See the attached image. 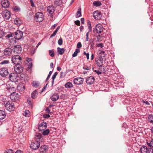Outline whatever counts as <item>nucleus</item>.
Here are the masks:
<instances>
[{
    "label": "nucleus",
    "instance_id": "obj_1",
    "mask_svg": "<svg viewBox=\"0 0 153 153\" xmlns=\"http://www.w3.org/2000/svg\"><path fill=\"white\" fill-rule=\"evenodd\" d=\"M22 59V58L19 56L15 55L12 57L11 61L13 63L17 65L19 64L21 62Z\"/></svg>",
    "mask_w": 153,
    "mask_h": 153
},
{
    "label": "nucleus",
    "instance_id": "obj_2",
    "mask_svg": "<svg viewBox=\"0 0 153 153\" xmlns=\"http://www.w3.org/2000/svg\"><path fill=\"white\" fill-rule=\"evenodd\" d=\"M14 103L13 102L8 101L5 104V106L7 110L11 111L14 110Z\"/></svg>",
    "mask_w": 153,
    "mask_h": 153
},
{
    "label": "nucleus",
    "instance_id": "obj_3",
    "mask_svg": "<svg viewBox=\"0 0 153 153\" xmlns=\"http://www.w3.org/2000/svg\"><path fill=\"white\" fill-rule=\"evenodd\" d=\"M103 27L101 25L97 24L93 28V31L94 33L99 34L103 31Z\"/></svg>",
    "mask_w": 153,
    "mask_h": 153
},
{
    "label": "nucleus",
    "instance_id": "obj_4",
    "mask_svg": "<svg viewBox=\"0 0 153 153\" xmlns=\"http://www.w3.org/2000/svg\"><path fill=\"white\" fill-rule=\"evenodd\" d=\"M9 78L11 81L16 82L18 81L19 76L16 73H11L9 75Z\"/></svg>",
    "mask_w": 153,
    "mask_h": 153
},
{
    "label": "nucleus",
    "instance_id": "obj_5",
    "mask_svg": "<svg viewBox=\"0 0 153 153\" xmlns=\"http://www.w3.org/2000/svg\"><path fill=\"white\" fill-rule=\"evenodd\" d=\"M12 49L10 48H7L5 49L4 51V55L2 56L3 58H5L10 56L12 54Z\"/></svg>",
    "mask_w": 153,
    "mask_h": 153
},
{
    "label": "nucleus",
    "instance_id": "obj_6",
    "mask_svg": "<svg viewBox=\"0 0 153 153\" xmlns=\"http://www.w3.org/2000/svg\"><path fill=\"white\" fill-rule=\"evenodd\" d=\"M40 146V142L37 140L34 141L30 145V148L33 150H36L39 148Z\"/></svg>",
    "mask_w": 153,
    "mask_h": 153
},
{
    "label": "nucleus",
    "instance_id": "obj_7",
    "mask_svg": "<svg viewBox=\"0 0 153 153\" xmlns=\"http://www.w3.org/2000/svg\"><path fill=\"white\" fill-rule=\"evenodd\" d=\"M14 38L17 40L21 39L23 36V32L20 30H17L14 32Z\"/></svg>",
    "mask_w": 153,
    "mask_h": 153
},
{
    "label": "nucleus",
    "instance_id": "obj_8",
    "mask_svg": "<svg viewBox=\"0 0 153 153\" xmlns=\"http://www.w3.org/2000/svg\"><path fill=\"white\" fill-rule=\"evenodd\" d=\"M13 50L14 53L18 54L20 53L22 51V47L19 45H15L13 48Z\"/></svg>",
    "mask_w": 153,
    "mask_h": 153
},
{
    "label": "nucleus",
    "instance_id": "obj_9",
    "mask_svg": "<svg viewBox=\"0 0 153 153\" xmlns=\"http://www.w3.org/2000/svg\"><path fill=\"white\" fill-rule=\"evenodd\" d=\"M14 69L16 73L20 74L23 71V68L22 65L18 64L14 66Z\"/></svg>",
    "mask_w": 153,
    "mask_h": 153
},
{
    "label": "nucleus",
    "instance_id": "obj_10",
    "mask_svg": "<svg viewBox=\"0 0 153 153\" xmlns=\"http://www.w3.org/2000/svg\"><path fill=\"white\" fill-rule=\"evenodd\" d=\"M0 74L2 76H5L8 74V71L7 69L2 68L0 70Z\"/></svg>",
    "mask_w": 153,
    "mask_h": 153
},
{
    "label": "nucleus",
    "instance_id": "obj_11",
    "mask_svg": "<svg viewBox=\"0 0 153 153\" xmlns=\"http://www.w3.org/2000/svg\"><path fill=\"white\" fill-rule=\"evenodd\" d=\"M83 78L82 77L75 78L74 80V83L77 85L82 84L83 83Z\"/></svg>",
    "mask_w": 153,
    "mask_h": 153
},
{
    "label": "nucleus",
    "instance_id": "obj_12",
    "mask_svg": "<svg viewBox=\"0 0 153 153\" xmlns=\"http://www.w3.org/2000/svg\"><path fill=\"white\" fill-rule=\"evenodd\" d=\"M10 98L12 102H14L18 100V95L16 92H13L10 94Z\"/></svg>",
    "mask_w": 153,
    "mask_h": 153
},
{
    "label": "nucleus",
    "instance_id": "obj_13",
    "mask_svg": "<svg viewBox=\"0 0 153 153\" xmlns=\"http://www.w3.org/2000/svg\"><path fill=\"white\" fill-rule=\"evenodd\" d=\"M47 123L45 122H43L39 125V129L40 131L45 130L47 128Z\"/></svg>",
    "mask_w": 153,
    "mask_h": 153
},
{
    "label": "nucleus",
    "instance_id": "obj_14",
    "mask_svg": "<svg viewBox=\"0 0 153 153\" xmlns=\"http://www.w3.org/2000/svg\"><path fill=\"white\" fill-rule=\"evenodd\" d=\"M49 148L46 145H44L41 146L40 150V153H47L48 151Z\"/></svg>",
    "mask_w": 153,
    "mask_h": 153
},
{
    "label": "nucleus",
    "instance_id": "obj_15",
    "mask_svg": "<svg viewBox=\"0 0 153 153\" xmlns=\"http://www.w3.org/2000/svg\"><path fill=\"white\" fill-rule=\"evenodd\" d=\"M95 80L94 77L93 76H90L86 79V82L88 85H91L93 84Z\"/></svg>",
    "mask_w": 153,
    "mask_h": 153
},
{
    "label": "nucleus",
    "instance_id": "obj_16",
    "mask_svg": "<svg viewBox=\"0 0 153 153\" xmlns=\"http://www.w3.org/2000/svg\"><path fill=\"white\" fill-rule=\"evenodd\" d=\"M47 10L50 14L52 15L55 11V8L53 6H50L47 7Z\"/></svg>",
    "mask_w": 153,
    "mask_h": 153
},
{
    "label": "nucleus",
    "instance_id": "obj_17",
    "mask_svg": "<svg viewBox=\"0 0 153 153\" xmlns=\"http://www.w3.org/2000/svg\"><path fill=\"white\" fill-rule=\"evenodd\" d=\"M101 16V13L99 11H95L93 13V16L95 19H99Z\"/></svg>",
    "mask_w": 153,
    "mask_h": 153
},
{
    "label": "nucleus",
    "instance_id": "obj_18",
    "mask_svg": "<svg viewBox=\"0 0 153 153\" xmlns=\"http://www.w3.org/2000/svg\"><path fill=\"white\" fill-rule=\"evenodd\" d=\"M1 5L3 7L6 8L9 7L10 4L8 0H2L1 1Z\"/></svg>",
    "mask_w": 153,
    "mask_h": 153
},
{
    "label": "nucleus",
    "instance_id": "obj_19",
    "mask_svg": "<svg viewBox=\"0 0 153 153\" xmlns=\"http://www.w3.org/2000/svg\"><path fill=\"white\" fill-rule=\"evenodd\" d=\"M96 64L99 67H102L103 65V59L101 58H99L96 61Z\"/></svg>",
    "mask_w": 153,
    "mask_h": 153
},
{
    "label": "nucleus",
    "instance_id": "obj_20",
    "mask_svg": "<svg viewBox=\"0 0 153 153\" xmlns=\"http://www.w3.org/2000/svg\"><path fill=\"white\" fill-rule=\"evenodd\" d=\"M148 149L146 146H142L140 148L141 153H147Z\"/></svg>",
    "mask_w": 153,
    "mask_h": 153
},
{
    "label": "nucleus",
    "instance_id": "obj_21",
    "mask_svg": "<svg viewBox=\"0 0 153 153\" xmlns=\"http://www.w3.org/2000/svg\"><path fill=\"white\" fill-rule=\"evenodd\" d=\"M59 98V95L57 94H55L52 95L51 97V100L53 101H56Z\"/></svg>",
    "mask_w": 153,
    "mask_h": 153
},
{
    "label": "nucleus",
    "instance_id": "obj_22",
    "mask_svg": "<svg viewBox=\"0 0 153 153\" xmlns=\"http://www.w3.org/2000/svg\"><path fill=\"white\" fill-rule=\"evenodd\" d=\"M3 17L4 19H9L10 17V12L9 11H7L3 14Z\"/></svg>",
    "mask_w": 153,
    "mask_h": 153
},
{
    "label": "nucleus",
    "instance_id": "obj_23",
    "mask_svg": "<svg viewBox=\"0 0 153 153\" xmlns=\"http://www.w3.org/2000/svg\"><path fill=\"white\" fill-rule=\"evenodd\" d=\"M6 117L5 111L2 110H0V120L4 119Z\"/></svg>",
    "mask_w": 153,
    "mask_h": 153
},
{
    "label": "nucleus",
    "instance_id": "obj_24",
    "mask_svg": "<svg viewBox=\"0 0 153 153\" xmlns=\"http://www.w3.org/2000/svg\"><path fill=\"white\" fill-rule=\"evenodd\" d=\"M38 94V92L36 90H35L31 94V97L33 99H35Z\"/></svg>",
    "mask_w": 153,
    "mask_h": 153
},
{
    "label": "nucleus",
    "instance_id": "obj_25",
    "mask_svg": "<svg viewBox=\"0 0 153 153\" xmlns=\"http://www.w3.org/2000/svg\"><path fill=\"white\" fill-rule=\"evenodd\" d=\"M64 86L66 88H70L73 87V85L72 83L68 82L65 84Z\"/></svg>",
    "mask_w": 153,
    "mask_h": 153
},
{
    "label": "nucleus",
    "instance_id": "obj_26",
    "mask_svg": "<svg viewBox=\"0 0 153 153\" xmlns=\"http://www.w3.org/2000/svg\"><path fill=\"white\" fill-rule=\"evenodd\" d=\"M17 89L19 91H22L25 89V87L23 84H20L17 86Z\"/></svg>",
    "mask_w": 153,
    "mask_h": 153
},
{
    "label": "nucleus",
    "instance_id": "obj_27",
    "mask_svg": "<svg viewBox=\"0 0 153 153\" xmlns=\"http://www.w3.org/2000/svg\"><path fill=\"white\" fill-rule=\"evenodd\" d=\"M14 23L18 26H19L22 24V20H14Z\"/></svg>",
    "mask_w": 153,
    "mask_h": 153
},
{
    "label": "nucleus",
    "instance_id": "obj_28",
    "mask_svg": "<svg viewBox=\"0 0 153 153\" xmlns=\"http://www.w3.org/2000/svg\"><path fill=\"white\" fill-rule=\"evenodd\" d=\"M57 51L59 52L60 55H62L64 53L65 50L64 48H61L59 47H58L57 48Z\"/></svg>",
    "mask_w": 153,
    "mask_h": 153
},
{
    "label": "nucleus",
    "instance_id": "obj_29",
    "mask_svg": "<svg viewBox=\"0 0 153 153\" xmlns=\"http://www.w3.org/2000/svg\"><path fill=\"white\" fill-rule=\"evenodd\" d=\"M148 119L149 122L153 123V115L149 114L148 116Z\"/></svg>",
    "mask_w": 153,
    "mask_h": 153
},
{
    "label": "nucleus",
    "instance_id": "obj_30",
    "mask_svg": "<svg viewBox=\"0 0 153 153\" xmlns=\"http://www.w3.org/2000/svg\"><path fill=\"white\" fill-rule=\"evenodd\" d=\"M62 3V0H55L54 4L57 6H59L61 5Z\"/></svg>",
    "mask_w": 153,
    "mask_h": 153
},
{
    "label": "nucleus",
    "instance_id": "obj_31",
    "mask_svg": "<svg viewBox=\"0 0 153 153\" xmlns=\"http://www.w3.org/2000/svg\"><path fill=\"white\" fill-rule=\"evenodd\" d=\"M32 85L34 87L37 88L39 86V83L37 81H33V82H32Z\"/></svg>",
    "mask_w": 153,
    "mask_h": 153
},
{
    "label": "nucleus",
    "instance_id": "obj_32",
    "mask_svg": "<svg viewBox=\"0 0 153 153\" xmlns=\"http://www.w3.org/2000/svg\"><path fill=\"white\" fill-rule=\"evenodd\" d=\"M93 4V5L96 7H98L102 5V3L100 1H94Z\"/></svg>",
    "mask_w": 153,
    "mask_h": 153
},
{
    "label": "nucleus",
    "instance_id": "obj_33",
    "mask_svg": "<svg viewBox=\"0 0 153 153\" xmlns=\"http://www.w3.org/2000/svg\"><path fill=\"white\" fill-rule=\"evenodd\" d=\"M76 16L77 17H80L81 16V9L80 7L78 9L76 13Z\"/></svg>",
    "mask_w": 153,
    "mask_h": 153
},
{
    "label": "nucleus",
    "instance_id": "obj_34",
    "mask_svg": "<svg viewBox=\"0 0 153 153\" xmlns=\"http://www.w3.org/2000/svg\"><path fill=\"white\" fill-rule=\"evenodd\" d=\"M23 114L25 117H28L30 115V112L29 110H26L24 112Z\"/></svg>",
    "mask_w": 153,
    "mask_h": 153
},
{
    "label": "nucleus",
    "instance_id": "obj_35",
    "mask_svg": "<svg viewBox=\"0 0 153 153\" xmlns=\"http://www.w3.org/2000/svg\"><path fill=\"white\" fill-rule=\"evenodd\" d=\"M80 52V50L78 49H76L75 50V51L74 52V53L72 55V56L73 57H75L77 55L78 53H79Z\"/></svg>",
    "mask_w": 153,
    "mask_h": 153
},
{
    "label": "nucleus",
    "instance_id": "obj_36",
    "mask_svg": "<svg viewBox=\"0 0 153 153\" xmlns=\"http://www.w3.org/2000/svg\"><path fill=\"white\" fill-rule=\"evenodd\" d=\"M91 68V65H84L83 68L84 70H90Z\"/></svg>",
    "mask_w": 153,
    "mask_h": 153
},
{
    "label": "nucleus",
    "instance_id": "obj_37",
    "mask_svg": "<svg viewBox=\"0 0 153 153\" xmlns=\"http://www.w3.org/2000/svg\"><path fill=\"white\" fill-rule=\"evenodd\" d=\"M49 55L52 57H53L55 55V53L53 50H50L49 51Z\"/></svg>",
    "mask_w": 153,
    "mask_h": 153
},
{
    "label": "nucleus",
    "instance_id": "obj_38",
    "mask_svg": "<svg viewBox=\"0 0 153 153\" xmlns=\"http://www.w3.org/2000/svg\"><path fill=\"white\" fill-rule=\"evenodd\" d=\"M43 131L42 132V134L44 135H48L50 132V131L49 129L45 130H43Z\"/></svg>",
    "mask_w": 153,
    "mask_h": 153
},
{
    "label": "nucleus",
    "instance_id": "obj_39",
    "mask_svg": "<svg viewBox=\"0 0 153 153\" xmlns=\"http://www.w3.org/2000/svg\"><path fill=\"white\" fill-rule=\"evenodd\" d=\"M146 143L149 146L153 148V139L151 140L150 143L147 142Z\"/></svg>",
    "mask_w": 153,
    "mask_h": 153
},
{
    "label": "nucleus",
    "instance_id": "obj_40",
    "mask_svg": "<svg viewBox=\"0 0 153 153\" xmlns=\"http://www.w3.org/2000/svg\"><path fill=\"white\" fill-rule=\"evenodd\" d=\"M13 10L16 12H19L20 10V8L18 6H15L13 7Z\"/></svg>",
    "mask_w": 153,
    "mask_h": 153
},
{
    "label": "nucleus",
    "instance_id": "obj_41",
    "mask_svg": "<svg viewBox=\"0 0 153 153\" xmlns=\"http://www.w3.org/2000/svg\"><path fill=\"white\" fill-rule=\"evenodd\" d=\"M41 12H38L36 13L35 15V17L36 19L40 18Z\"/></svg>",
    "mask_w": 153,
    "mask_h": 153
},
{
    "label": "nucleus",
    "instance_id": "obj_42",
    "mask_svg": "<svg viewBox=\"0 0 153 153\" xmlns=\"http://www.w3.org/2000/svg\"><path fill=\"white\" fill-rule=\"evenodd\" d=\"M62 42H63V41H62V38H60V39L58 40V44L59 45H62Z\"/></svg>",
    "mask_w": 153,
    "mask_h": 153
},
{
    "label": "nucleus",
    "instance_id": "obj_43",
    "mask_svg": "<svg viewBox=\"0 0 153 153\" xmlns=\"http://www.w3.org/2000/svg\"><path fill=\"white\" fill-rule=\"evenodd\" d=\"M58 73L57 72H56L53 75L52 79L53 80H54V79H55L56 76L58 74Z\"/></svg>",
    "mask_w": 153,
    "mask_h": 153
},
{
    "label": "nucleus",
    "instance_id": "obj_44",
    "mask_svg": "<svg viewBox=\"0 0 153 153\" xmlns=\"http://www.w3.org/2000/svg\"><path fill=\"white\" fill-rule=\"evenodd\" d=\"M9 61L8 60H5L2 61L1 62V64L2 65L4 64H7L9 63Z\"/></svg>",
    "mask_w": 153,
    "mask_h": 153
},
{
    "label": "nucleus",
    "instance_id": "obj_45",
    "mask_svg": "<svg viewBox=\"0 0 153 153\" xmlns=\"http://www.w3.org/2000/svg\"><path fill=\"white\" fill-rule=\"evenodd\" d=\"M4 36V33L3 31L0 30V38Z\"/></svg>",
    "mask_w": 153,
    "mask_h": 153
},
{
    "label": "nucleus",
    "instance_id": "obj_46",
    "mask_svg": "<svg viewBox=\"0 0 153 153\" xmlns=\"http://www.w3.org/2000/svg\"><path fill=\"white\" fill-rule=\"evenodd\" d=\"M4 153H13V151L11 149H9L5 151Z\"/></svg>",
    "mask_w": 153,
    "mask_h": 153
},
{
    "label": "nucleus",
    "instance_id": "obj_47",
    "mask_svg": "<svg viewBox=\"0 0 153 153\" xmlns=\"http://www.w3.org/2000/svg\"><path fill=\"white\" fill-rule=\"evenodd\" d=\"M82 47V44L80 42H78L77 45V47L78 48H81Z\"/></svg>",
    "mask_w": 153,
    "mask_h": 153
},
{
    "label": "nucleus",
    "instance_id": "obj_48",
    "mask_svg": "<svg viewBox=\"0 0 153 153\" xmlns=\"http://www.w3.org/2000/svg\"><path fill=\"white\" fill-rule=\"evenodd\" d=\"M49 107H47L46 108L45 111L48 114H51L52 113L50 112V110L49 109Z\"/></svg>",
    "mask_w": 153,
    "mask_h": 153
},
{
    "label": "nucleus",
    "instance_id": "obj_49",
    "mask_svg": "<svg viewBox=\"0 0 153 153\" xmlns=\"http://www.w3.org/2000/svg\"><path fill=\"white\" fill-rule=\"evenodd\" d=\"M74 23L75 24L78 26H79L80 25V21L78 20H77L74 22Z\"/></svg>",
    "mask_w": 153,
    "mask_h": 153
},
{
    "label": "nucleus",
    "instance_id": "obj_50",
    "mask_svg": "<svg viewBox=\"0 0 153 153\" xmlns=\"http://www.w3.org/2000/svg\"><path fill=\"white\" fill-rule=\"evenodd\" d=\"M83 54L85 55H86L87 59H89V53H86L85 52H84L83 53Z\"/></svg>",
    "mask_w": 153,
    "mask_h": 153
},
{
    "label": "nucleus",
    "instance_id": "obj_51",
    "mask_svg": "<svg viewBox=\"0 0 153 153\" xmlns=\"http://www.w3.org/2000/svg\"><path fill=\"white\" fill-rule=\"evenodd\" d=\"M43 117L46 118H48L50 117V116L49 114H45L43 115Z\"/></svg>",
    "mask_w": 153,
    "mask_h": 153
},
{
    "label": "nucleus",
    "instance_id": "obj_52",
    "mask_svg": "<svg viewBox=\"0 0 153 153\" xmlns=\"http://www.w3.org/2000/svg\"><path fill=\"white\" fill-rule=\"evenodd\" d=\"M13 34L12 33H10L7 34L6 36L5 37L9 38L10 37H12Z\"/></svg>",
    "mask_w": 153,
    "mask_h": 153
},
{
    "label": "nucleus",
    "instance_id": "obj_53",
    "mask_svg": "<svg viewBox=\"0 0 153 153\" xmlns=\"http://www.w3.org/2000/svg\"><path fill=\"white\" fill-rule=\"evenodd\" d=\"M65 76V74L62 71L60 73V78L64 77Z\"/></svg>",
    "mask_w": 153,
    "mask_h": 153
},
{
    "label": "nucleus",
    "instance_id": "obj_54",
    "mask_svg": "<svg viewBox=\"0 0 153 153\" xmlns=\"http://www.w3.org/2000/svg\"><path fill=\"white\" fill-rule=\"evenodd\" d=\"M97 46L98 47H100V48H102L103 47V44L102 43H100L97 44Z\"/></svg>",
    "mask_w": 153,
    "mask_h": 153
},
{
    "label": "nucleus",
    "instance_id": "obj_55",
    "mask_svg": "<svg viewBox=\"0 0 153 153\" xmlns=\"http://www.w3.org/2000/svg\"><path fill=\"white\" fill-rule=\"evenodd\" d=\"M94 71L98 75L101 74H102V72L101 71H99L98 70H95Z\"/></svg>",
    "mask_w": 153,
    "mask_h": 153
},
{
    "label": "nucleus",
    "instance_id": "obj_56",
    "mask_svg": "<svg viewBox=\"0 0 153 153\" xmlns=\"http://www.w3.org/2000/svg\"><path fill=\"white\" fill-rule=\"evenodd\" d=\"M30 2L31 4V6L33 7L34 6V4L33 2V0H30Z\"/></svg>",
    "mask_w": 153,
    "mask_h": 153
},
{
    "label": "nucleus",
    "instance_id": "obj_57",
    "mask_svg": "<svg viewBox=\"0 0 153 153\" xmlns=\"http://www.w3.org/2000/svg\"><path fill=\"white\" fill-rule=\"evenodd\" d=\"M142 102L143 103H145L146 105H149V104H150L149 103L148 101H144V100H143Z\"/></svg>",
    "mask_w": 153,
    "mask_h": 153
},
{
    "label": "nucleus",
    "instance_id": "obj_58",
    "mask_svg": "<svg viewBox=\"0 0 153 153\" xmlns=\"http://www.w3.org/2000/svg\"><path fill=\"white\" fill-rule=\"evenodd\" d=\"M56 33L54 32V31L53 32V33L50 36V37L52 38L53 36H55L56 34Z\"/></svg>",
    "mask_w": 153,
    "mask_h": 153
},
{
    "label": "nucleus",
    "instance_id": "obj_59",
    "mask_svg": "<svg viewBox=\"0 0 153 153\" xmlns=\"http://www.w3.org/2000/svg\"><path fill=\"white\" fill-rule=\"evenodd\" d=\"M88 29L89 30L88 32H92V27L88 26Z\"/></svg>",
    "mask_w": 153,
    "mask_h": 153
},
{
    "label": "nucleus",
    "instance_id": "obj_60",
    "mask_svg": "<svg viewBox=\"0 0 153 153\" xmlns=\"http://www.w3.org/2000/svg\"><path fill=\"white\" fill-rule=\"evenodd\" d=\"M44 18V15L41 12L40 18L43 19Z\"/></svg>",
    "mask_w": 153,
    "mask_h": 153
},
{
    "label": "nucleus",
    "instance_id": "obj_61",
    "mask_svg": "<svg viewBox=\"0 0 153 153\" xmlns=\"http://www.w3.org/2000/svg\"><path fill=\"white\" fill-rule=\"evenodd\" d=\"M52 72L51 71H50V72H49V73L48 76V77H50V76H51V74H52Z\"/></svg>",
    "mask_w": 153,
    "mask_h": 153
},
{
    "label": "nucleus",
    "instance_id": "obj_62",
    "mask_svg": "<svg viewBox=\"0 0 153 153\" xmlns=\"http://www.w3.org/2000/svg\"><path fill=\"white\" fill-rule=\"evenodd\" d=\"M56 26L57 25L56 24H55L51 28L52 29H54Z\"/></svg>",
    "mask_w": 153,
    "mask_h": 153
},
{
    "label": "nucleus",
    "instance_id": "obj_63",
    "mask_svg": "<svg viewBox=\"0 0 153 153\" xmlns=\"http://www.w3.org/2000/svg\"><path fill=\"white\" fill-rule=\"evenodd\" d=\"M18 130L20 131L21 132H22V131H23L24 129L23 128H22V127L20 128V127H19L18 128Z\"/></svg>",
    "mask_w": 153,
    "mask_h": 153
},
{
    "label": "nucleus",
    "instance_id": "obj_64",
    "mask_svg": "<svg viewBox=\"0 0 153 153\" xmlns=\"http://www.w3.org/2000/svg\"><path fill=\"white\" fill-rule=\"evenodd\" d=\"M15 153H23V152L20 150H18Z\"/></svg>",
    "mask_w": 153,
    "mask_h": 153
}]
</instances>
